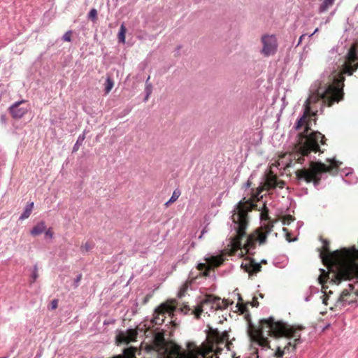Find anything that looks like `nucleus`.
<instances>
[{"instance_id":"ddd939ff","label":"nucleus","mask_w":358,"mask_h":358,"mask_svg":"<svg viewBox=\"0 0 358 358\" xmlns=\"http://www.w3.org/2000/svg\"><path fill=\"white\" fill-rule=\"evenodd\" d=\"M24 103H25L24 100L16 101L9 107L8 110L13 118L20 119L27 113V108L20 107V105Z\"/></svg>"},{"instance_id":"2f4dec72","label":"nucleus","mask_w":358,"mask_h":358,"mask_svg":"<svg viewBox=\"0 0 358 358\" xmlns=\"http://www.w3.org/2000/svg\"><path fill=\"white\" fill-rule=\"evenodd\" d=\"M224 338H225V348H227V350H231V343L228 341V340H229V335H228V334H227L226 330H225Z\"/></svg>"},{"instance_id":"a18cd8bd","label":"nucleus","mask_w":358,"mask_h":358,"mask_svg":"<svg viewBox=\"0 0 358 358\" xmlns=\"http://www.w3.org/2000/svg\"><path fill=\"white\" fill-rule=\"evenodd\" d=\"M57 302L56 300H54L52 302V309H55L57 308Z\"/></svg>"},{"instance_id":"393cba45","label":"nucleus","mask_w":358,"mask_h":358,"mask_svg":"<svg viewBox=\"0 0 358 358\" xmlns=\"http://www.w3.org/2000/svg\"><path fill=\"white\" fill-rule=\"evenodd\" d=\"M114 85V83H113V80L108 77L106 80V83H105V92L106 93H108L111 89L113 88Z\"/></svg>"},{"instance_id":"4c0bfd02","label":"nucleus","mask_w":358,"mask_h":358,"mask_svg":"<svg viewBox=\"0 0 358 358\" xmlns=\"http://www.w3.org/2000/svg\"><path fill=\"white\" fill-rule=\"evenodd\" d=\"M250 305L253 307H257L259 306V302L257 301V299L254 297L252 301L250 302Z\"/></svg>"},{"instance_id":"6e6552de","label":"nucleus","mask_w":358,"mask_h":358,"mask_svg":"<svg viewBox=\"0 0 358 358\" xmlns=\"http://www.w3.org/2000/svg\"><path fill=\"white\" fill-rule=\"evenodd\" d=\"M334 254L340 262L339 270L343 278H358V250L355 245L350 249L344 248L341 251L336 250Z\"/></svg>"},{"instance_id":"6e6d98bb","label":"nucleus","mask_w":358,"mask_h":358,"mask_svg":"<svg viewBox=\"0 0 358 358\" xmlns=\"http://www.w3.org/2000/svg\"><path fill=\"white\" fill-rule=\"evenodd\" d=\"M149 80H150V76H148V78H147V80L145 81V85H147V83H150Z\"/></svg>"},{"instance_id":"aec40b11","label":"nucleus","mask_w":358,"mask_h":358,"mask_svg":"<svg viewBox=\"0 0 358 358\" xmlns=\"http://www.w3.org/2000/svg\"><path fill=\"white\" fill-rule=\"evenodd\" d=\"M334 1L335 0H324L319 7V12L324 13L327 11L328 8L334 4Z\"/></svg>"},{"instance_id":"5701e85b","label":"nucleus","mask_w":358,"mask_h":358,"mask_svg":"<svg viewBox=\"0 0 358 358\" xmlns=\"http://www.w3.org/2000/svg\"><path fill=\"white\" fill-rule=\"evenodd\" d=\"M180 196V191L178 189H175L169 200L165 203V206H169L171 203L175 202L179 198Z\"/></svg>"},{"instance_id":"603ef678","label":"nucleus","mask_w":358,"mask_h":358,"mask_svg":"<svg viewBox=\"0 0 358 358\" xmlns=\"http://www.w3.org/2000/svg\"><path fill=\"white\" fill-rule=\"evenodd\" d=\"M150 94H145L144 101H147L150 97Z\"/></svg>"},{"instance_id":"4be33fe9","label":"nucleus","mask_w":358,"mask_h":358,"mask_svg":"<svg viewBox=\"0 0 358 358\" xmlns=\"http://www.w3.org/2000/svg\"><path fill=\"white\" fill-rule=\"evenodd\" d=\"M320 292L319 287H316L314 286H310L308 289V294L305 296L306 301H310L311 299V296L315 294H319Z\"/></svg>"},{"instance_id":"f03ea898","label":"nucleus","mask_w":358,"mask_h":358,"mask_svg":"<svg viewBox=\"0 0 358 358\" xmlns=\"http://www.w3.org/2000/svg\"><path fill=\"white\" fill-rule=\"evenodd\" d=\"M241 201L234 206L227 222V235L225 238V256L232 255L243 248L246 252L252 253L257 243L259 244V235L256 233L248 235L249 224L248 213Z\"/></svg>"},{"instance_id":"473e14b6","label":"nucleus","mask_w":358,"mask_h":358,"mask_svg":"<svg viewBox=\"0 0 358 358\" xmlns=\"http://www.w3.org/2000/svg\"><path fill=\"white\" fill-rule=\"evenodd\" d=\"M37 278H38L37 266L34 265V269H33V271H32V273H31V278H32L33 282L35 281L37 279Z\"/></svg>"},{"instance_id":"4d7b16f0","label":"nucleus","mask_w":358,"mask_h":358,"mask_svg":"<svg viewBox=\"0 0 358 358\" xmlns=\"http://www.w3.org/2000/svg\"><path fill=\"white\" fill-rule=\"evenodd\" d=\"M322 255H323V252H320V257H321V258H322Z\"/></svg>"},{"instance_id":"7ed1b4c3","label":"nucleus","mask_w":358,"mask_h":358,"mask_svg":"<svg viewBox=\"0 0 358 358\" xmlns=\"http://www.w3.org/2000/svg\"><path fill=\"white\" fill-rule=\"evenodd\" d=\"M300 331L301 329H296L282 321L276 322L273 317H269L260 320L259 331L252 339L262 348H268L269 344L268 338L264 335V333L268 336H284L289 339H294L293 341H289L283 349L285 353H292L294 352L297 345L303 342Z\"/></svg>"},{"instance_id":"680f3d73","label":"nucleus","mask_w":358,"mask_h":358,"mask_svg":"<svg viewBox=\"0 0 358 358\" xmlns=\"http://www.w3.org/2000/svg\"><path fill=\"white\" fill-rule=\"evenodd\" d=\"M349 287H350L351 289H352L353 287L352 285H349Z\"/></svg>"},{"instance_id":"1a4fd4ad","label":"nucleus","mask_w":358,"mask_h":358,"mask_svg":"<svg viewBox=\"0 0 358 358\" xmlns=\"http://www.w3.org/2000/svg\"><path fill=\"white\" fill-rule=\"evenodd\" d=\"M224 299L215 297L212 295L206 296L196 306L190 307L185 304L180 308V311L185 314L194 315L196 319H199L202 313L209 315L211 310H222Z\"/></svg>"},{"instance_id":"c85d7f7f","label":"nucleus","mask_w":358,"mask_h":358,"mask_svg":"<svg viewBox=\"0 0 358 358\" xmlns=\"http://www.w3.org/2000/svg\"><path fill=\"white\" fill-rule=\"evenodd\" d=\"M92 248V245L90 243L87 242L80 247V250H81L82 253H86V252H88L89 251H90Z\"/></svg>"},{"instance_id":"f8f14e48","label":"nucleus","mask_w":358,"mask_h":358,"mask_svg":"<svg viewBox=\"0 0 358 358\" xmlns=\"http://www.w3.org/2000/svg\"><path fill=\"white\" fill-rule=\"evenodd\" d=\"M137 332L133 329H129L125 331H120L116 336V342L120 344H128L134 341L136 338Z\"/></svg>"},{"instance_id":"09e8293b","label":"nucleus","mask_w":358,"mask_h":358,"mask_svg":"<svg viewBox=\"0 0 358 358\" xmlns=\"http://www.w3.org/2000/svg\"><path fill=\"white\" fill-rule=\"evenodd\" d=\"M305 36H306V34H303V35H301V36H300V38H299V42H298V43H297V45H299L301 43V41H302L303 38Z\"/></svg>"},{"instance_id":"a211bd4d","label":"nucleus","mask_w":358,"mask_h":358,"mask_svg":"<svg viewBox=\"0 0 358 358\" xmlns=\"http://www.w3.org/2000/svg\"><path fill=\"white\" fill-rule=\"evenodd\" d=\"M34 206V203L31 202L30 203L27 204L22 213V215L20 216V220H24L29 217L31 215V213L32 211Z\"/></svg>"},{"instance_id":"dca6fc26","label":"nucleus","mask_w":358,"mask_h":358,"mask_svg":"<svg viewBox=\"0 0 358 358\" xmlns=\"http://www.w3.org/2000/svg\"><path fill=\"white\" fill-rule=\"evenodd\" d=\"M345 175L346 178H343V181L348 185L356 184L358 181L357 177L353 175L352 170L350 168H347L342 171L341 176Z\"/></svg>"},{"instance_id":"412c9836","label":"nucleus","mask_w":358,"mask_h":358,"mask_svg":"<svg viewBox=\"0 0 358 358\" xmlns=\"http://www.w3.org/2000/svg\"><path fill=\"white\" fill-rule=\"evenodd\" d=\"M85 138V131H84L83 133L78 137V139L73 147V152L78 150L80 146L83 144Z\"/></svg>"},{"instance_id":"37998d69","label":"nucleus","mask_w":358,"mask_h":358,"mask_svg":"<svg viewBox=\"0 0 358 358\" xmlns=\"http://www.w3.org/2000/svg\"><path fill=\"white\" fill-rule=\"evenodd\" d=\"M134 306H135V308H131V311H132L133 314H135L136 313V308H137V306H138V303L136 301H134Z\"/></svg>"},{"instance_id":"6ab92c4d","label":"nucleus","mask_w":358,"mask_h":358,"mask_svg":"<svg viewBox=\"0 0 358 358\" xmlns=\"http://www.w3.org/2000/svg\"><path fill=\"white\" fill-rule=\"evenodd\" d=\"M307 115V112L304 111L303 114L299 119H297L294 126L295 130H299L303 125L306 120Z\"/></svg>"},{"instance_id":"49530a36","label":"nucleus","mask_w":358,"mask_h":358,"mask_svg":"<svg viewBox=\"0 0 358 358\" xmlns=\"http://www.w3.org/2000/svg\"><path fill=\"white\" fill-rule=\"evenodd\" d=\"M207 232V230H206V228H204L202 231H201V235L199 236V238L201 239L202 238V236L203 235Z\"/></svg>"},{"instance_id":"5fc2aeb1","label":"nucleus","mask_w":358,"mask_h":358,"mask_svg":"<svg viewBox=\"0 0 358 358\" xmlns=\"http://www.w3.org/2000/svg\"><path fill=\"white\" fill-rule=\"evenodd\" d=\"M229 305V303L227 302V301L225 299V305H224V307H225V309L227 308Z\"/></svg>"},{"instance_id":"79ce46f5","label":"nucleus","mask_w":358,"mask_h":358,"mask_svg":"<svg viewBox=\"0 0 358 358\" xmlns=\"http://www.w3.org/2000/svg\"><path fill=\"white\" fill-rule=\"evenodd\" d=\"M0 121L3 124H6V116L4 115H1L0 116Z\"/></svg>"},{"instance_id":"c756f323","label":"nucleus","mask_w":358,"mask_h":358,"mask_svg":"<svg viewBox=\"0 0 358 358\" xmlns=\"http://www.w3.org/2000/svg\"><path fill=\"white\" fill-rule=\"evenodd\" d=\"M322 241L323 243V250H324V252L326 253V254H328L330 251H329V242L327 240H324V239H322Z\"/></svg>"},{"instance_id":"3c124183","label":"nucleus","mask_w":358,"mask_h":358,"mask_svg":"<svg viewBox=\"0 0 358 358\" xmlns=\"http://www.w3.org/2000/svg\"><path fill=\"white\" fill-rule=\"evenodd\" d=\"M318 280H319V282H320V284H321V285H322V284H323V283H324L323 278H322V276H320V277L318 278Z\"/></svg>"},{"instance_id":"39448f33","label":"nucleus","mask_w":358,"mask_h":358,"mask_svg":"<svg viewBox=\"0 0 358 358\" xmlns=\"http://www.w3.org/2000/svg\"><path fill=\"white\" fill-rule=\"evenodd\" d=\"M340 164H341V162L336 161L334 158L331 159L330 166H327L321 162H311L310 167L308 169L303 168L298 171L296 176L299 180H303L308 183L313 182L314 187L318 189L320 182L323 176L326 175L327 173L335 174Z\"/></svg>"},{"instance_id":"423d86ee","label":"nucleus","mask_w":358,"mask_h":358,"mask_svg":"<svg viewBox=\"0 0 358 358\" xmlns=\"http://www.w3.org/2000/svg\"><path fill=\"white\" fill-rule=\"evenodd\" d=\"M224 250H220L219 254H208L205 257V263H199L197 265L196 270L199 271V274L194 275L192 271L189 275V280L185 282L180 288L178 293V296L182 298L185 296L188 289H192V282L198 278L199 275L210 276L211 269L216 268L221 265L224 261Z\"/></svg>"},{"instance_id":"cd10ccee","label":"nucleus","mask_w":358,"mask_h":358,"mask_svg":"<svg viewBox=\"0 0 358 358\" xmlns=\"http://www.w3.org/2000/svg\"><path fill=\"white\" fill-rule=\"evenodd\" d=\"M329 299V295L326 293L325 291L322 290L321 291V295L320 296V299L322 300V302L324 305H327V301Z\"/></svg>"},{"instance_id":"f3484780","label":"nucleus","mask_w":358,"mask_h":358,"mask_svg":"<svg viewBox=\"0 0 358 358\" xmlns=\"http://www.w3.org/2000/svg\"><path fill=\"white\" fill-rule=\"evenodd\" d=\"M46 229V226L44 222H40L36 226H34L31 230L30 233L33 236H38L43 232H44Z\"/></svg>"},{"instance_id":"58836bf2","label":"nucleus","mask_w":358,"mask_h":358,"mask_svg":"<svg viewBox=\"0 0 358 358\" xmlns=\"http://www.w3.org/2000/svg\"><path fill=\"white\" fill-rule=\"evenodd\" d=\"M115 320L114 319H108V320H106L104 322H103V325H109V324H113L115 322Z\"/></svg>"},{"instance_id":"72a5a7b5","label":"nucleus","mask_w":358,"mask_h":358,"mask_svg":"<svg viewBox=\"0 0 358 358\" xmlns=\"http://www.w3.org/2000/svg\"><path fill=\"white\" fill-rule=\"evenodd\" d=\"M71 31H66L62 36L63 40L65 41H68V42L71 41Z\"/></svg>"},{"instance_id":"8fccbe9b","label":"nucleus","mask_w":358,"mask_h":358,"mask_svg":"<svg viewBox=\"0 0 358 358\" xmlns=\"http://www.w3.org/2000/svg\"><path fill=\"white\" fill-rule=\"evenodd\" d=\"M251 185V182L250 180H248L247 182L245 184V186L246 188L250 187Z\"/></svg>"},{"instance_id":"e433bc0d","label":"nucleus","mask_w":358,"mask_h":358,"mask_svg":"<svg viewBox=\"0 0 358 358\" xmlns=\"http://www.w3.org/2000/svg\"><path fill=\"white\" fill-rule=\"evenodd\" d=\"M236 307L238 308V310L241 313H243L246 310V307L243 305H240L238 303L236 304Z\"/></svg>"},{"instance_id":"4468645a","label":"nucleus","mask_w":358,"mask_h":358,"mask_svg":"<svg viewBox=\"0 0 358 358\" xmlns=\"http://www.w3.org/2000/svg\"><path fill=\"white\" fill-rule=\"evenodd\" d=\"M352 297H353L352 294L347 289H344L336 300L335 303L336 308L339 307L341 308L342 307H345L347 304L350 305L353 303L354 299Z\"/></svg>"},{"instance_id":"e2e57ef3","label":"nucleus","mask_w":358,"mask_h":358,"mask_svg":"<svg viewBox=\"0 0 358 358\" xmlns=\"http://www.w3.org/2000/svg\"><path fill=\"white\" fill-rule=\"evenodd\" d=\"M0 358H5V357H0Z\"/></svg>"},{"instance_id":"f704fd0d","label":"nucleus","mask_w":358,"mask_h":358,"mask_svg":"<svg viewBox=\"0 0 358 358\" xmlns=\"http://www.w3.org/2000/svg\"><path fill=\"white\" fill-rule=\"evenodd\" d=\"M152 91V85L151 83H147L145 88V94H151Z\"/></svg>"},{"instance_id":"7c9ffc66","label":"nucleus","mask_w":358,"mask_h":358,"mask_svg":"<svg viewBox=\"0 0 358 358\" xmlns=\"http://www.w3.org/2000/svg\"><path fill=\"white\" fill-rule=\"evenodd\" d=\"M159 349L157 350L162 351L160 353L167 352V349L165 348V341L162 339L161 343L158 345Z\"/></svg>"},{"instance_id":"c03bdc74","label":"nucleus","mask_w":358,"mask_h":358,"mask_svg":"<svg viewBox=\"0 0 358 358\" xmlns=\"http://www.w3.org/2000/svg\"><path fill=\"white\" fill-rule=\"evenodd\" d=\"M247 358H258L257 352L255 351L254 353H252V356Z\"/></svg>"},{"instance_id":"9d476101","label":"nucleus","mask_w":358,"mask_h":358,"mask_svg":"<svg viewBox=\"0 0 358 358\" xmlns=\"http://www.w3.org/2000/svg\"><path fill=\"white\" fill-rule=\"evenodd\" d=\"M180 307L181 306L178 307V304L176 303V301L173 299L162 303L155 308L152 318L151 319V323L153 325L162 324L164 322L166 314L171 316L175 311L177 310H180Z\"/></svg>"},{"instance_id":"b1692460","label":"nucleus","mask_w":358,"mask_h":358,"mask_svg":"<svg viewBox=\"0 0 358 358\" xmlns=\"http://www.w3.org/2000/svg\"><path fill=\"white\" fill-rule=\"evenodd\" d=\"M126 31H127L126 27H125L124 23H122L120 25V31H119V33H118V41H119V42L122 43H124L125 42V33H126Z\"/></svg>"},{"instance_id":"bb28decb","label":"nucleus","mask_w":358,"mask_h":358,"mask_svg":"<svg viewBox=\"0 0 358 358\" xmlns=\"http://www.w3.org/2000/svg\"><path fill=\"white\" fill-rule=\"evenodd\" d=\"M88 18L95 22L97 20V10L92 8L88 13Z\"/></svg>"},{"instance_id":"864d4df0","label":"nucleus","mask_w":358,"mask_h":358,"mask_svg":"<svg viewBox=\"0 0 358 358\" xmlns=\"http://www.w3.org/2000/svg\"><path fill=\"white\" fill-rule=\"evenodd\" d=\"M317 31H318V28H316L315 29V31H313V33H312L311 34L308 35V38L311 37L313 34H315Z\"/></svg>"},{"instance_id":"9b49d317","label":"nucleus","mask_w":358,"mask_h":358,"mask_svg":"<svg viewBox=\"0 0 358 358\" xmlns=\"http://www.w3.org/2000/svg\"><path fill=\"white\" fill-rule=\"evenodd\" d=\"M263 45L261 53L265 57L273 55L277 52L278 42L274 35L265 34L262 36Z\"/></svg>"},{"instance_id":"f257e3e1","label":"nucleus","mask_w":358,"mask_h":358,"mask_svg":"<svg viewBox=\"0 0 358 358\" xmlns=\"http://www.w3.org/2000/svg\"><path fill=\"white\" fill-rule=\"evenodd\" d=\"M358 69V50L352 44L348 50L341 64H336L333 69L326 70L320 82H315L310 87V103L320 101L321 112L324 106H331L343 99V74L352 75Z\"/></svg>"},{"instance_id":"2eb2a0df","label":"nucleus","mask_w":358,"mask_h":358,"mask_svg":"<svg viewBox=\"0 0 358 358\" xmlns=\"http://www.w3.org/2000/svg\"><path fill=\"white\" fill-rule=\"evenodd\" d=\"M241 267L244 268L246 272L256 273L261 271L262 266L259 263L255 262L254 260L249 259L245 260V262H242Z\"/></svg>"},{"instance_id":"20e7f679","label":"nucleus","mask_w":358,"mask_h":358,"mask_svg":"<svg viewBox=\"0 0 358 358\" xmlns=\"http://www.w3.org/2000/svg\"><path fill=\"white\" fill-rule=\"evenodd\" d=\"M224 340V332L217 328L208 327L206 330V340L200 346L194 343H189L187 350H178L176 353V358H219L222 348L219 345Z\"/></svg>"},{"instance_id":"052dcab7","label":"nucleus","mask_w":358,"mask_h":358,"mask_svg":"<svg viewBox=\"0 0 358 358\" xmlns=\"http://www.w3.org/2000/svg\"><path fill=\"white\" fill-rule=\"evenodd\" d=\"M226 261H227V259L225 258V263H224L225 267H226V266H227V265L228 264L226 262Z\"/></svg>"},{"instance_id":"a19ab883","label":"nucleus","mask_w":358,"mask_h":358,"mask_svg":"<svg viewBox=\"0 0 358 358\" xmlns=\"http://www.w3.org/2000/svg\"><path fill=\"white\" fill-rule=\"evenodd\" d=\"M44 232L46 237H49L50 238H52V233L50 230H45Z\"/></svg>"},{"instance_id":"bf43d9fd","label":"nucleus","mask_w":358,"mask_h":358,"mask_svg":"<svg viewBox=\"0 0 358 358\" xmlns=\"http://www.w3.org/2000/svg\"><path fill=\"white\" fill-rule=\"evenodd\" d=\"M320 271H321V272H322V273H325V271H324V269H323V268H320Z\"/></svg>"},{"instance_id":"de8ad7c7","label":"nucleus","mask_w":358,"mask_h":358,"mask_svg":"<svg viewBox=\"0 0 358 358\" xmlns=\"http://www.w3.org/2000/svg\"><path fill=\"white\" fill-rule=\"evenodd\" d=\"M182 46L181 45H178L177 46V48H176V55H179L180 53V50L181 49Z\"/></svg>"},{"instance_id":"c9c22d12","label":"nucleus","mask_w":358,"mask_h":358,"mask_svg":"<svg viewBox=\"0 0 358 358\" xmlns=\"http://www.w3.org/2000/svg\"><path fill=\"white\" fill-rule=\"evenodd\" d=\"M284 354L285 351H283V350H281V348L278 347L275 355L278 358H282Z\"/></svg>"},{"instance_id":"a878e982","label":"nucleus","mask_w":358,"mask_h":358,"mask_svg":"<svg viewBox=\"0 0 358 358\" xmlns=\"http://www.w3.org/2000/svg\"><path fill=\"white\" fill-rule=\"evenodd\" d=\"M260 218L262 220H268L269 219L268 209L266 205H264L262 208V212L260 213Z\"/></svg>"},{"instance_id":"ea45409f","label":"nucleus","mask_w":358,"mask_h":358,"mask_svg":"<svg viewBox=\"0 0 358 358\" xmlns=\"http://www.w3.org/2000/svg\"><path fill=\"white\" fill-rule=\"evenodd\" d=\"M81 278H82V275L81 274H79L78 275H77V277L75 278L74 280V282L76 284V286L77 287L78 285L79 284L80 280H81Z\"/></svg>"},{"instance_id":"0eeeda50","label":"nucleus","mask_w":358,"mask_h":358,"mask_svg":"<svg viewBox=\"0 0 358 358\" xmlns=\"http://www.w3.org/2000/svg\"><path fill=\"white\" fill-rule=\"evenodd\" d=\"M325 136L319 131H312L307 136L304 143L296 145L295 151L291 154V161L294 160L296 162L303 164L305 157H309L311 152H323L320 145L325 143Z\"/></svg>"},{"instance_id":"13d9d810","label":"nucleus","mask_w":358,"mask_h":358,"mask_svg":"<svg viewBox=\"0 0 358 358\" xmlns=\"http://www.w3.org/2000/svg\"><path fill=\"white\" fill-rule=\"evenodd\" d=\"M262 263L266 264V260H265V259L262 260Z\"/></svg>"}]
</instances>
